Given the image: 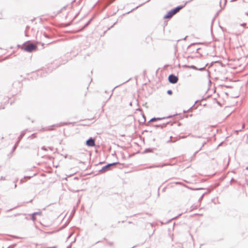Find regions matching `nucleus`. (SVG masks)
Listing matches in <instances>:
<instances>
[{"mask_svg": "<svg viewBox=\"0 0 248 248\" xmlns=\"http://www.w3.org/2000/svg\"><path fill=\"white\" fill-rule=\"evenodd\" d=\"M183 6H178L175 8L172 9L167 13V14L164 16V18L165 19L170 18L173 16L175 15L177 13H178L181 9H182Z\"/></svg>", "mask_w": 248, "mask_h": 248, "instance_id": "1", "label": "nucleus"}, {"mask_svg": "<svg viewBox=\"0 0 248 248\" xmlns=\"http://www.w3.org/2000/svg\"><path fill=\"white\" fill-rule=\"evenodd\" d=\"M168 80L170 83L172 84H175L178 82V78L175 75L171 74L169 76Z\"/></svg>", "mask_w": 248, "mask_h": 248, "instance_id": "2", "label": "nucleus"}, {"mask_svg": "<svg viewBox=\"0 0 248 248\" xmlns=\"http://www.w3.org/2000/svg\"><path fill=\"white\" fill-rule=\"evenodd\" d=\"M36 48V46L33 44H29L26 46L24 48V50L28 52H31Z\"/></svg>", "mask_w": 248, "mask_h": 248, "instance_id": "3", "label": "nucleus"}, {"mask_svg": "<svg viewBox=\"0 0 248 248\" xmlns=\"http://www.w3.org/2000/svg\"><path fill=\"white\" fill-rule=\"evenodd\" d=\"M86 145L88 146L93 147L95 145L94 140L91 138L86 141Z\"/></svg>", "mask_w": 248, "mask_h": 248, "instance_id": "4", "label": "nucleus"}, {"mask_svg": "<svg viewBox=\"0 0 248 248\" xmlns=\"http://www.w3.org/2000/svg\"><path fill=\"white\" fill-rule=\"evenodd\" d=\"M117 164V163H112V164H108V165L106 166L105 167H104V168H103L102 169V170H104L105 171L107 169H108V168H109L110 166H112V165H116Z\"/></svg>", "mask_w": 248, "mask_h": 248, "instance_id": "5", "label": "nucleus"}, {"mask_svg": "<svg viewBox=\"0 0 248 248\" xmlns=\"http://www.w3.org/2000/svg\"><path fill=\"white\" fill-rule=\"evenodd\" d=\"M167 93H168V94H170V95L172 94V91H170V90H169V91H168Z\"/></svg>", "mask_w": 248, "mask_h": 248, "instance_id": "6", "label": "nucleus"}, {"mask_svg": "<svg viewBox=\"0 0 248 248\" xmlns=\"http://www.w3.org/2000/svg\"><path fill=\"white\" fill-rule=\"evenodd\" d=\"M155 120H156V119H155V118L152 119L151 120V121H155Z\"/></svg>", "mask_w": 248, "mask_h": 248, "instance_id": "7", "label": "nucleus"}, {"mask_svg": "<svg viewBox=\"0 0 248 248\" xmlns=\"http://www.w3.org/2000/svg\"><path fill=\"white\" fill-rule=\"evenodd\" d=\"M32 218L33 219H35V217H32Z\"/></svg>", "mask_w": 248, "mask_h": 248, "instance_id": "8", "label": "nucleus"}, {"mask_svg": "<svg viewBox=\"0 0 248 248\" xmlns=\"http://www.w3.org/2000/svg\"><path fill=\"white\" fill-rule=\"evenodd\" d=\"M32 218L33 219H35V217H32Z\"/></svg>", "mask_w": 248, "mask_h": 248, "instance_id": "9", "label": "nucleus"}]
</instances>
